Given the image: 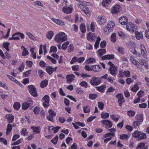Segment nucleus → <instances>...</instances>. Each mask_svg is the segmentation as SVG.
<instances>
[{"label": "nucleus", "instance_id": "1", "mask_svg": "<svg viewBox=\"0 0 149 149\" xmlns=\"http://www.w3.org/2000/svg\"><path fill=\"white\" fill-rule=\"evenodd\" d=\"M54 39L55 41L60 43L66 40L67 37L65 33L61 32L55 36Z\"/></svg>", "mask_w": 149, "mask_h": 149}, {"label": "nucleus", "instance_id": "2", "mask_svg": "<svg viewBox=\"0 0 149 149\" xmlns=\"http://www.w3.org/2000/svg\"><path fill=\"white\" fill-rule=\"evenodd\" d=\"M29 88V92L30 94L34 97H37L38 95L37 93L36 89L33 85H29L28 86Z\"/></svg>", "mask_w": 149, "mask_h": 149}, {"label": "nucleus", "instance_id": "3", "mask_svg": "<svg viewBox=\"0 0 149 149\" xmlns=\"http://www.w3.org/2000/svg\"><path fill=\"white\" fill-rule=\"evenodd\" d=\"M116 97L118 99V102L119 105L121 107L123 103L125 102L123 95L121 93H118L116 95Z\"/></svg>", "mask_w": 149, "mask_h": 149}, {"label": "nucleus", "instance_id": "4", "mask_svg": "<svg viewBox=\"0 0 149 149\" xmlns=\"http://www.w3.org/2000/svg\"><path fill=\"white\" fill-rule=\"evenodd\" d=\"M117 66L109 68L108 70L110 74L113 76L115 77L117 74Z\"/></svg>", "mask_w": 149, "mask_h": 149}, {"label": "nucleus", "instance_id": "5", "mask_svg": "<svg viewBox=\"0 0 149 149\" xmlns=\"http://www.w3.org/2000/svg\"><path fill=\"white\" fill-rule=\"evenodd\" d=\"M102 124L104 125H105L104 127L107 129L110 128L112 126V123L111 122L108 120H103L101 121Z\"/></svg>", "mask_w": 149, "mask_h": 149}, {"label": "nucleus", "instance_id": "6", "mask_svg": "<svg viewBox=\"0 0 149 149\" xmlns=\"http://www.w3.org/2000/svg\"><path fill=\"white\" fill-rule=\"evenodd\" d=\"M101 82L100 80L97 77L92 78L90 81L91 84L93 86H97Z\"/></svg>", "mask_w": 149, "mask_h": 149}, {"label": "nucleus", "instance_id": "7", "mask_svg": "<svg viewBox=\"0 0 149 149\" xmlns=\"http://www.w3.org/2000/svg\"><path fill=\"white\" fill-rule=\"evenodd\" d=\"M126 27L127 30L129 31H132L134 32L135 29H136V27L131 22H129L127 24Z\"/></svg>", "mask_w": 149, "mask_h": 149}, {"label": "nucleus", "instance_id": "8", "mask_svg": "<svg viewBox=\"0 0 149 149\" xmlns=\"http://www.w3.org/2000/svg\"><path fill=\"white\" fill-rule=\"evenodd\" d=\"M128 19L125 16L120 17L119 19V23L122 25H125L128 22Z\"/></svg>", "mask_w": 149, "mask_h": 149}, {"label": "nucleus", "instance_id": "9", "mask_svg": "<svg viewBox=\"0 0 149 149\" xmlns=\"http://www.w3.org/2000/svg\"><path fill=\"white\" fill-rule=\"evenodd\" d=\"M97 37L96 35L94 33L91 32L89 33L87 36V40L89 41H92Z\"/></svg>", "mask_w": 149, "mask_h": 149}, {"label": "nucleus", "instance_id": "10", "mask_svg": "<svg viewBox=\"0 0 149 149\" xmlns=\"http://www.w3.org/2000/svg\"><path fill=\"white\" fill-rule=\"evenodd\" d=\"M121 10V6L120 5L117 4L115 5L113 7V10L112 11V13L116 14L120 12Z\"/></svg>", "mask_w": 149, "mask_h": 149}, {"label": "nucleus", "instance_id": "11", "mask_svg": "<svg viewBox=\"0 0 149 149\" xmlns=\"http://www.w3.org/2000/svg\"><path fill=\"white\" fill-rule=\"evenodd\" d=\"M114 58V56L113 54H107L102 57V60L113 59Z\"/></svg>", "mask_w": 149, "mask_h": 149}, {"label": "nucleus", "instance_id": "12", "mask_svg": "<svg viewBox=\"0 0 149 149\" xmlns=\"http://www.w3.org/2000/svg\"><path fill=\"white\" fill-rule=\"evenodd\" d=\"M142 115L141 114H140V121H135L133 122V125L134 126L136 127L141 124V122H142L143 121V119H142Z\"/></svg>", "mask_w": 149, "mask_h": 149}, {"label": "nucleus", "instance_id": "13", "mask_svg": "<svg viewBox=\"0 0 149 149\" xmlns=\"http://www.w3.org/2000/svg\"><path fill=\"white\" fill-rule=\"evenodd\" d=\"M52 20L56 24L59 25H64L65 24V23L64 22L58 19L52 18Z\"/></svg>", "mask_w": 149, "mask_h": 149}, {"label": "nucleus", "instance_id": "14", "mask_svg": "<svg viewBox=\"0 0 149 149\" xmlns=\"http://www.w3.org/2000/svg\"><path fill=\"white\" fill-rule=\"evenodd\" d=\"M81 9L89 17L90 16V11L87 7L85 6L81 8Z\"/></svg>", "mask_w": 149, "mask_h": 149}, {"label": "nucleus", "instance_id": "15", "mask_svg": "<svg viewBox=\"0 0 149 149\" xmlns=\"http://www.w3.org/2000/svg\"><path fill=\"white\" fill-rule=\"evenodd\" d=\"M136 38L138 40H140L143 38V34L141 32L136 31L135 32Z\"/></svg>", "mask_w": 149, "mask_h": 149}, {"label": "nucleus", "instance_id": "16", "mask_svg": "<svg viewBox=\"0 0 149 149\" xmlns=\"http://www.w3.org/2000/svg\"><path fill=\"white\" fill-rule=\"evenodd\" d=\"M46 69L47 72L49 75L52 74L54 72L53 67L51 66H47Z\"/></svg>", "mask_w": 149, "mask_h": 149}, {"label": "nucleus", "instance_id": "17", "mask_svg": "<svg viewBox=\"0 0 149 149\" xmlns=\"http://www.w3.org/2000/svg\"><path fill=\"white\" fill-rule=\"evenodd\" d=\"M141 54L145 56H146V52L145 47L143 45H141L140 46Z\"/></svg>", "mask_w": 149, "mask_h": 149}, {"label": "nucleus", "instance_id": "18", "mask_svg": "<svg viewBox=\"0 0 149 149\" xmlns=\"http://www.w3.org/2000/svg\"><path fill=\"white\" fill-rule=\"evenodd\" d=\"M63 11L64 13L67 14H70L72 12V10L69 7L67 8L63 7Z\"/></svg>", "mask_w": 149, "mask_h": 149}, {"label": "nucleus", "instance_id": "19", "mask_svg": "<svg viewBox=\"0 0 149 149\" xmlns=\"http://www.w3.org/2000/svg\"><path fill=\"white\" fill-rule=\"evenodd\" d=\"M74 75L72 74L68 75L66 77L67 81L70 82L74 79Z\"/></svg>", "mask_w": 149, "mask_h": 149}, {"label": "nucleus", "instance_id": "20", "mask_svg": "<svg viewBox=\"0 0 149 149\" xmlns=\"http://www.w3.org/2000/svg\"><path fill=\"white\" fill-rule=\"evenodd\" d=\"M106 87V85H102L100 86L96 87V88L99 91L103 93L104 92V90Z\"/></svg>", "mask_w": 149, "mask_h": 149}, {"label": "nucleus", "instance_id": "21", "mask_svg": "<svg viewBox=\"0 0 149 149\" xmlns=\"http://www.w3.org/2000/svg\"><path fill=\"white\" fill-rule=\"evenodd\" d=\"M48 80L47 79L42 81L40 84V87L42 88L46 87L48 84Z\"/></svg>", "mask_w": 149, "mask_h": 149}, {"label": "nucleus", "instance_id": "22", "mask_svg": "<svg viewBox=\"0 0 149 149\" xmlns=\"http://www.w3.org/2000/svg\"><path fill=\"white\" fill-rule=\"evenodd\" d=\"M80 29L82 33H85L86 32V28L85 24L82 23L80 26Z\"/></svg>", "mask_w": 149, "mask_h": 149}, {"label": "nucleus", "instance_id": "23", "mask_svg": "<svg viewBox=\"0 0 149 149\" xmlns=\"http://www.w3.org/2000/svg\"><path fill=\"white\" fill-rule=\"evenodd\" d=\"M30 106V104L27 102H24L22 104V109L25 110L26 109Z\"/></svg>", "mask_w": 149, "mask_h": 149}, {"label": "nucleus", "instance_id": "24", "mask_svg": "<svg viewBox=\"0 0 149 149\" xmlns=\"http://www.w3.org/2000/svg\"><path fill=\"white\" fill-rule=\"evenodd\" d=\"M12 129V126L11 124H8L7 125L6 130V134L8 135L10 134V132Z\"/></svg>", "mask_w": 149, "mask_h": 149}, {"label": "nucleus", "instance_id": "25", "mask_svg": "<svg viewBox=\"0 0 149 149\" xmlns=\"http://www.w3.org/2000/svg\"><path fill=\"white\" fill-rule=\"evenodd\" d=\"M31 128L33 130L34 132L37 133H40V127H31Z\"/></svg>", "mask_w": 149, "mask_h": 149}, {"label": "nucleus", "instance_id": "26", "mask_svg": "<svg viewBox=\"0 0 149 149\" xmlns=\"http://www.w3.org/2000/svg\"><path fill=\"white\" fill-rule=\"evenodd\" d=\"M54 35V33L52 31H50L48 32L47 34L46 37L48 38L51 39Z\"/></svg>", "mask_w": 149, "mask_h": 149}, {"label": "nucleus", "instance_id": "27", "mask_svg": "<svg viewBox=\"0 0 149 149\" xmlns=\"http://www.w3.org/2000/svg\"><path fill=\"white\" fill-rule=\"evenodd\" d=\"M6 117L8 118V122L10 123H12L13 122L14 120V116L12 115H8L6 116Z\"/></svg>", "mask_w": 149, "mask_h": 149}, {"label": "nucleus", "instance_id": "28", "mask_svg": "<svg viewBox=\"0 0 149 149\" xmlns=\"http://www.w3.org/2000/svg\"><path fill=\"white\" fill-rule=\"evenodd\" d=\"M20 107V104L19 102H17L14 103L13 107L15 109L18 110H19Z\"/></svg>", "mask_w": 149, "mask_h": 149}, {"label": "nucleus", "instance_id": "29", "mask_svg": "<svg viewBox=\"0 0 149 149\" xmlns=\"http://www.w3.org/2000/svg\"><path fill=\"white\" fill-rule=\"evenodd\" d=\"M93 68H94L93 70L95 72H97L99 71V70L101 69V68L100 65H93Z\"/></svg>", "mask_w": 149, "mask_h": 149}, {"label": "nucleus", "instance_id": "30", "mask_svg": "<svg viewBox=\"0 0 149 149\" xmlns=\"http://www.w3.org/2000/svg\"><path fill=\"white\" fill-rule=\"evenodd\" d=\"M127 114L129 116L132 117L135 115L136 113L133 111L130 110L127 112Z\"/></svg>", "mask_w": 149, "mask_h": 149}, {"label": "nucleus", "instance_id": "31", "mask_svg": "<svg viewBox=\"0 0 149 149\" xmlns=\"http://www.w3.org/2000/svg\"><path fill=\"white\" fill-rule=\"evenodd\" d=\"M101 116L102 118H107L109 117V115L107 113L102 112L101 114Z\"/></svg>", "mask_w": 149, "mask_h": 149}, {"label": "nucleus", "instance_id": "32", "mask_svg": "<svg viewBox=\"0 0 149 149\" xmlns=\"http://www.w3.org/2000/svg\"><path fill=\"white\" fill-rule=\"evenodd\" d=\"M129 138L128 136L126 134H124L120 136V138L121 140H127Z\"/></svg>", "mask_w": 149, "mask_h": 149}, {"label": "nucleus", "instance_id": "33", "mask_svg": "<svg viewBox=\"0 0 149 149\" xmlns=\"http://www.w3.org/2000/svg\"><path fill=\"white\" fill-rule=\"evenodd\" d=\"M98 52L99 54L100 57L106 53V50L104 49H100L98 50Z\"/></svg>", "mask_w": 149, "mask_h": 149}, {"label": "nucleus", "instance_id": "34", "mask_svg": "<svg viewBox=\"0 0 149 149\" xmlns=\"http://www.w3.org/2000/svg\"><path fill=\"white\" fill-rule=\"evenodd\" d=\"M141 132L138 131H135L133 134V136L136 138H139Z\"/></svg>", "mask_w": 149, "mask_h": 149}, {"label": "nucleus", "instance_id": "35", "mask_svg": "<svg viewBox=\"0 0 149 149\" xmlns=\"http://www.w3.org/2000/svg\"><path fill=\"white\" fill-rule=\"evenodd\" d=\"M87 63L88 64L93 63L95 62V60L93 58H89L86 61Z\"/></svg>", "mask_w": 149, "mask_h": 149}, {"label": "nucleus", "instance_id": "36", "mask_svg": "<svg viewBox=\"0 0 149 149\" xmlns=\"http://www.w3.org/2000/svg\"><path fill=\"white\" fill-rule=\"evenodd\" d=\"M111 40L113 43H114L116 41V34L115 33L112 34L111 36Z\"/></svg>", "mask_w": 149, "mask_h": 149}, {"label": "nucleus", "instance_id": "37", "mask_svg": "<svg viewBox=\"0 0 149 149\" xmlns=\"http://www.w3.org/2000/svg\"><path fill=\"white\" fill-rule=\"evenodd\" d=\"M111 1V0H104L102 2V4L104 7L107 6L108 4Z\"/></svg>", "mask_w": 149, "mask_h": 149}, {"label": "nucleus", "instance_id": "38", "mask_svg": "<svg viewBox=\"0 0 149 149\" xmlns=\"http://www.w3.org/2000/svg\"><path fill=\"white\" fill-rule=\"evenodd\" d=\"M83 111L85 113H88L90 111V108L88 106H85L83 108Z\"/></svg>", "mask_w": 149, "mask_h": 149}, {"label": "nucleus", "instance_id": "39", "mask_svg": "<svg viewBox=\"0 0 149 149\" xmlns=\"http://www.w3.org/2000/svg\"><path fill=\"white\" fill-rule=\"evenodd\" d=\"M85 69L88 71L93 70H94V68H93V65L90 66L88 65H85Z\"/></svg>", "mask_w": 149, "mask_h": 149}, {"label": "nucleus", "instance_id": "40", "mask_svg": "<svg viewBox=\"0 0 149 149\" xmlns=\"http://www.w3.org/2000/svg\"><path fill=\"white\" fill-rule=\"evenodd\" d=\"M89 96V99L93 100L97 97L98 95L96 94H90Z\"/></svg>", "mask_w": 149, "mask_h": 149}, {"label": "nucleus", "instance_id": "41", "mask_svg": "<svg viewBox=\"0 0 149 149\" xmlns=\"http://www.w3.org/2000/svg\"><path fill=\"white\" fill-rule=\"evenodd\" d=\"M10 44L9 42H6L3 43V47L7 51H9L8 46Z\"/></svg>", "mask_w": 149, "mask_h": 149}, {"label": "nucleus", "instance_id": "42", "mask_svg": "<svg viewBox=\"0 0 149 149\" xmlns=\"http://www.w3.org/2000/svg\"><path fill=\"white\" fill-rule=\"evenodd\" d=\"M139 89V87L138 86L136 85H134L132 88L131 90L133 91L136 92Z\"/></svg>", "mask_w": 149, "mask_h": 149}, {"label": "nucleus", "instance_id": "43", "mask_svg": "<svg viewBox=\"0 0 149 149\" xmlns=\"http://www.w3.org/2000/svg\"><path fill=\"white\" fill-rule=\"evenodd\" d=\"M58 139V136L56 135L54 138L51 140V141L53 144L55 145L57 142Z\"/></svg>", "mask_w": 149, "mask_h": 149}, {"label": "nucleus", "instance_id": "44", "mask_svg": "<svg viewBox=\"0 0 149 149\" xmlns=\"http://www.w3.org/2000/svg\"><path fill=\"white\" fill-rule=\"evenodd\" d=\"M20 132L21 134H23V135L24 136H27L28 134V132H27L26 129L25 128H22Z\"/></svg>", "mask_w": 149, "mask_h": 149}, {"label": "nucleus", "instance_id": "45", "mask_svg": "<svg viewBox=\"0 0 149 149\" xmlns=\"http://www.w3.org/2000/svg\"><path fill=\"white\" fill-rule=\"evenodd\" d=\"M79 85L85 88H87L88 87V84L85 81H83L80 83Z\"/></svg>", "mask_w": 149, "mask_h": 149}, {"label": "nucleus", "instance_id": "46", "mask_svg": "<svg viewBox=\"0 0 149 149\" xmlns=\"http://www.w3.org/2000/svg\"><path fill=\"white\" fill-rule=\"evenodd\" d=\"M40 111V108L39 107H36L33 109V112L36 115H38Z\"/></svg>", "mask_w": 149, "mask_h": 149}, {"label": "nucleus", "instance_id": "47", "mask_svg": "<svg viewBox=\"0 0 149 149\" xmlns=\"http://www.w3.org/2000/svg\"><path fill=\"white\" fill-rule=\"evenodd\" d=\"M140 64L142 65H144L146 68L148 69L147 63L146 61L144 60H141L140 62Z\"/></svg>", "mask_w": 149, "mask_h": 149}, {"label": "nucleus", "instance_id": "48", "mask_svg": "<svg viewBox=\"0 0 149 149\" xmlns=\"http://www.w3.org/2000/svg\"><path fill=\"white\" fill-rule=\"evenodd\" d=\"M144 92L143 91L140 90L137 93V95L138 97L140 98L141 97L144 95Z\"/></svg>", "mask_w": 149, "mask_h": 149}, {"label": "nucleus", "instance_id": "49", "mask_svg": "<svg viewBox=\"0 0 149 149\" xmlns=\"http://www.w3.org/2000/svg\"><path fill=\"white\" fill-rule=\"evenodd\" d=\"M69 42H67L63 43L62 46V49L63 50H65L67 48V46L68 45Z\"/></svg>", "mask_w": 149, "mask_h": 149}, {"label": "nucleus", "instance_id": "50", "mask_svg": "<svg viewBox=\"0 0 149 149\" xmlns=\"http://www.w3.org/2000/svg\"><path fill=\"white\" fill-rule=\"evenodd\" d=\"M98 107L101 110H102L104 107V104L102 102H99L98 103Z\"/></svg>", "mask_w": 149, "mask_h": 149}, {"label": "nucleus", "instance_id": "51", "mask_svg": "<svg viewBox=\"0 0 149 149\" xmlns=\"http://www.w3.org/2000/svg\"><path fill=\"white\" fill-rule=\"evenodd\" d=\"M97 22L99 24H102L104 23L105 20L103 18L101 17L100 18L98 19L97 20Z\"/></svg>", "mask_w": 149, "mask_h": 149}, {"label": "nucleus", "instance_id": "52", "mask_svg": "<svg viewBox=\"0 0 149 149\" xmlns=\"http://www.w3.org/2000/svg\"><path fill=\"white\" fill-rule=\"evenodd\" d=\"M15 35L20 36L21 38L22 39H23L24 38V34L21 33L17 32L15 33Z\"/></svg>", "mask_w": 149, "mask_h": 149}, {"label": "nucleus", "instance_id": "53", "mask_svg": "<svg viewBox=\"0 0 149 149\" xmlns=\"http://www.w3.org/2000/svg\"><path fill=\"white\" fill-rule=\"evenodd\" d=\"M47 59H49L54 64H56V60L50 56H47Z\"/></svg>", "mask_w": 149, "mask_h": 149}, {"label": "nucleus", "instance_id": "54", "mask_svg": "<svg viewBox=\"0 0 149 149\" xmlns=\"http://www.w3.org/2000/svg\"><path fill=\"white\" fill-rule=\"evenodd\" d=\"M29 54L28 51L25 48H24L22 52V55L24 56H25Z\"/></svg>", "mask_w": 149, "mask_h": 149}, {"label": "nucleus", "instance_id": "55", "mask_svg": "<svg viewBox=\"0 0 149 149\" xmlns=\"http://www.w3.org/2000/svg\"><path fill=\"white\" fill-rule=\"evenodd\" d=\"M26 34L30 38L34 40V37L31 33L28 32H26Z\"/></svg>", "mask_w": 149, "mask_h": 149}, {"label": "nucleus", "instance_id": "56", "mask_svg": "<svg viewBox=\"0 0 149 149\" xmlns=\"http://www.w3.org/2000/svg\"><path fill=\"white\" fill-rule=\"evenodd\" d=\"M108 24L110 26L111 29H112L114 27L115 25V23L114 22V21H110V22L108 23Z\"/></svg>", "mask_w": 149, "mask_h": 149}, {"label": "nucleus", "instance_id": "57", "mask_svg": "<svg viewBox=\"0 0 149 149\" xmlns=\"http://www.w3.org/2000/svg\"><path fill=\"white\" fill-rule=\"evenodd\" d=\"M22 140V139L21 138V139H19L18 140H17V141L12 143V145H15V146L18 145L21 143Z\"/></svg>", "mask_w": 149, "mask_h": 149}, {"label": "nucleus", "instance_id": "58", "mask_svg": "<svg viewBox=\"0 0 149 149\" xmlns=\"http://www.w3.org/2000/svg\"><path fill=\"white\" fill-rule=\"evenodd\" d=\"M124 75L127 77H129L130 76V72L128 70L125 71L124 72Z\"/></svg>", "mask_w": 149, "mask_h": 149}, {"label": "nucleus", "instance_id": "59", "mask_svg": "<svg viewBox=\"0 0 149 149\" xmlns=\"http://www.w3.org/2000/svg\"><path fill=\"white\" fill-rule=\"evenodd\" d=\"M57 49L56 47L53 46H52L50 48V49L49 51V52L51 53L52 52H56L57 51Z\"/></svg>", "mask_w": 149, "mask_h": 149}, {"label": "nucleus", "instance_id": "60", "mask_svg": "<svg viewBox=\"0 0 149 149\" xmlns=\"http://www.w3.org/2000/svg\"><path fill=\"white\" fill-rule=\"evenodd\" d=\"M106 45V42L105 41L103 40L101 42L100 44V46L102 48H104L105 47Z\"/></svg>", "mask_w": 149, "mask_h": 149}, {"label": "nucleus", "instance_id": "61", "mask_svg": "<svg viewBox=\"0 0 149 149\" xmlns=\"http://www.w3.org/2000/svg\"><path fill=\"white\" fill-rule=\"evenodd\" d=\"M146 138V135L144 133L141 132L139 138L140 139H145Z\"/></svg>", "mask_w": 149, "mask_h": 149}, {"label": "nucleus", "instance_id": "62", "mask_svg": "<svg viewBox=\"0 0 149 149\" xmlns=\"http://www.w3.org/2000/svg\"><path fill=\"white\" fill-rule=\"evenodd\" d=\"M64 102L66 106L68 107L69 106L70 101L68 99L66 98H65L64 100Z\"/></svg>", "mask_w": 149, "mask_h": 149}, {"label": "nucleus", "instance_id": "63", "mask_svg": "<svg viewBox=\"0 0 149 149\" xmlns=\"http://www.w3.org/2000/svg\"><path fill=\"white\" fill-rule=\"evenodd\" d=\"M24 68V65L23 63H22L20 65L19 69L20 72H22L23 71Z\"/></svg>", "mask_w": 149, "mask_h": 149}, {"label": "nucleus", "instance_id": "64", "mask_svg": "<svg viewBox=\"0 0 149 149\" xmlns=\"http://www.w3.org/2000/svg\"><path fill=\"white\" fill-rule=\"evenodd\" d=\"M125 128L128 131H129L130 132L132 131L133 129V127L129 125H127L125 126Z\"/></svg>", "mask_w": 149, "mask_h": 149}]
</instances>
